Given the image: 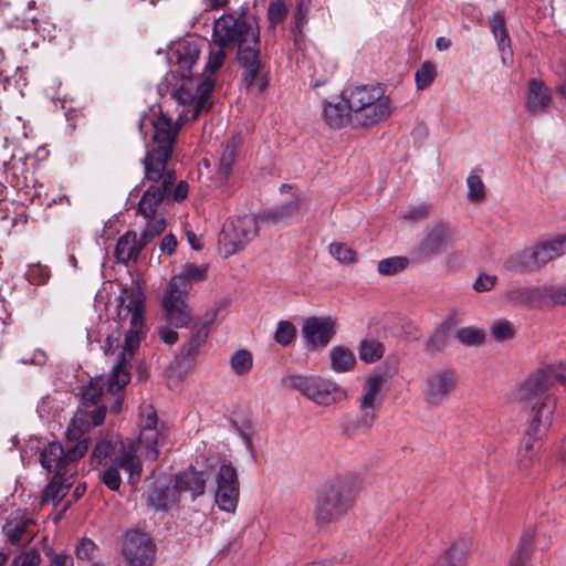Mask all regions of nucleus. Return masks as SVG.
I'll return each instance as SVG.
<instances>
[{"mask_svg": "<svg viewBox=\"0 0 566 566\" xmlns=\"http://www.w3.org/2000/svg\"><path fill=\"white\" fill-rule=\"evenodd\" d=\"M260 31L253 17L241 13L238 18L223 14L214 22L210 53L205 71L207 76H192L191 70L200 54L198 40L179 42L172 53L171 62L175 71L181 78V84L172 92L174 98L184 108L178 122L195 120L199 114L210 106L209 98L214 87L211 75L214 74L226 61V50L248 44H258Z\"/></svg>", "mask_w": 566, "mask_h": 566, "instance_id": "nucleus-1", "label": "nucleus"}, {"mask_svg": "<svg viewBox=\"0 0 566 566\" xmlns=\"http://www.w3.org/2000/svg\"><path fill=\"white\" fill-rule=\"evenodd\" d=\"M153 127V147L147 151L143 164L145 179L151 185L146 189L138 202V213L145 220L143 237L153 240L166 229L163 202L171 193L176 176L167 169L177 143L179 124L172 123L171 117L160 114L156 119H148Z\"/></svg>", "mask_w": 566, "mask_h": 566, "instance_id": "nucleus-2", "label": "nucleus"}, {"mask_svg": "<svg viewBox=\"0 0 566 566\" xmlns=\"http://www.w3.org/2000/svg\"><path fill=\"white\" fill-rule=\"evenodd\" d=\"M169 443V429L160 422L153 406L147 405L140 409V432L138 441L122 444L102 472L101 481L111 490L118 491L122 485L119 469L128 473L127 482L132 486L138 484L143 474L140 457L148 461H156L160 450Z\"/></svg>", "mask_w": 566, "mask_h": 566, "instance_id": "nucleus-3", "label": "nucleus"}, {"mask_svg": "<svg viewBox=\"0 0 566 566\" xmlns=\"http://www.w3.org/2000/svg\"><path fill=\"white\" fill-rule=\"evenodd\" d=\"M105 419V410L101 409L94 415L82 410L75 412L67 428V446L64 448L60 442L48 443L40 453V462L48 472H54V475L74 476L76 472V462L88 450L90 438L86 437L88 430L101 426Z\"/></svg>", "mask_w": 566, "mask_h": 566, "instance_id": "nucleus-4", "label": "nucleus"}, {"mask_svg": "<svg viewBox=\"0 0 566 566\" xmlns=\"http://www.w3.org/2000/svg\"><path fill=\"white\" fill-rule=\"evenodd\" d=\"M359 492L355 476H334L318 490L315 517L319 524H328L344 516L354 505Z\"/></svg>", "mask_w": 566, "mask_h": 566, "instance_id": "nucleus-5", "label": "nucleus"}, {"mask_svg": "<svg viewBox=\"0 0 566 566\" xmlns=\"http://www.w3.org/2000/svg\"><path fill=\"white\" fill-rule=\"evenodd\" d=\"M343 102L353 112V123L358 126L374 125L387 119L391 113V101L381 85H358L342 92Z\"/></svg>", "mask_w": 566, "mask_h": 566, "instance_id": "nucleus-6", "label": "nucleus"}, {"mask_svg": "<svg viewBox=\"0 0 566 566\" xmlns=\"http://www.w3.org/2000/svg\"><path fill=\"white\" fill-rule=\"evenodd\" d=\"M116 302L117 304L114 317V321L117 324L116 329H120L125 322H129V329L125 335L120 359L124 361H130L145 335V296L139 291L125 289L116 298Z\"/></svg>", "mask_w": 566, "mask_h": 566, "instance_id": "nucleus-7", "label": "nucleus"}, {"mask_svg": "<svg viewBox=\"0 0 566 566\" xmlns=\"http://www.w3.org/2000/svg\"><path fill=\"white\" fill-rule=\"evenodd\" d=\"M284 384L319 406L339 403L348 397L338 384L319 376L291 375L284 379Z\"/></svg>", "mask_w": 566, "mask_h": 566, "instance_id": "nucleus-8", "label": "nucleus"}, {"mask_svg": "<svg viewBox=\"0 0 566 566\" xmlns=\"http://www.w3.org/2000/svg\"><path fill=\"white\" fill-rule=\"evenodd\" d=\"M237 62L242 70L241 78L247 90L261 94L269 85L266 62L258 44H248L237 52Z\"/></svg>", "mask_w": 566, "mask_h": 566, "instance_id": "nucleus-9", "label": "nucleus"}, {"mask_svg": "<svg viewBox=\"0 0 566 566\" xmlns=\"http://www.w3.org/2000/svg\"><path fill=\"white\" fill-rule=\"evenodd\" d=\"M188 294L180 279L169 282L164 293L161 306L167 322L176 327H187L192 321V311L187 304Z\"/></svg>", "mask_w": 566, "mask_h": 566, "instance_id": "nucleus-10", "label": "nucleus"}, {"mask_svg": "<svg viewBox=\"0 0 566 566\" xmlns=\"http://www.w3.org/2000/svg\"><path fill=\"white\" fill-rule=\"evenodd\" d=\"M258 231V219L254 216L238 217L226 222L221 239L224 254L229 256L244 249Z\"/></svg>", "mask_w": 566, "mask_h": 566, "instance_id": "nucleus-11", "label": "nucleus"}, {"mask_svg": "<svg viewBox=\"0 0 566 566\" xmlns=\"http://www.w3.org/2000/svg\"><path fill=\"white\" fill-rule=\"evenodd\" d=\"M458 384L455 369H438L428 375L422 384L421 392L424 401L433 407L448 400Z\"/></svg>", "mask_w": 566, "mask_h": 566, "instance_id": "nucleus-12", "label": "nucleus"}, {"mask_svg": "<svg viewBox=\"0 0 566 566\" xmlns=\"http://www.w3.org/2000/svg\"><path fill=\"white\" fill-rule=\"evenodd\" d=\"M216 503L220 510L233 512L239 500V480L237 470L230 462H223L216 474Z\"/></svg>", "mask_w": 566, "mask_h": 566, "instance_id": "nucleus-13", "label": "nucleus"}, {"mask_svg": "<svg viewBox=\"0 0 566 566\" xmlns=\"http://www.w3.org/2000/svg\"><path fill=\"white\" fill-rule=\"evenodd\" d=\"M123 552L130 566H150L155 558V545L151 539L136 531L126 533Z\"/></svg>", "mask_w": 566, "mask_h": 566, "instance_id": "nucleus-14", "label": "nucleus"}, {"mask_svg": "<svg viewBox=\"0 0 566 566\" xmlns=\"http://www.w3.org/2000/svg\"><path fill=\"white\" fill-rule=\"evenodd\" d=\"M130 381L129 361H119L113 367L111 374L107 376L103 386H107V397L112 396L113 401L109 406V411L118 415L123 408L124 388Z\"/></svg>", "mask_w": 566, "mask_h": 566, "instance_id": "nucleus-15", "label": "nucleus"}, {"mask_svg": "<svg viewBox=\"0 0 566 566\" xmlns=\"http://www.w3.org/2000/svg\"><path fill=\"white\" fill-rule=\"evenodd\" d=\"M302 332L310 346L325 347L335 334V322L331 317H310Z\"/></svg>", "mask_w": 566, "mask_h": 566, "instance_id": "nucleus-16", "label": "nucleus"}, {"mask_svg": "<svg viewBox=\"0 0 566 566\" xmlns=\"http://www.w3.org/2000/svg\"><path fill=\"white\" fill-rule=\"evenodd\" d=\"M555 409L556 398L552 395L545 396L534 408V416L526 434L541 440L552 424Z\"/></svg>", "mask_w": 566, "mask_h": 566, "instance_id": "nucleus-17", "label": "nucleus"}, {"mask_svg": "<svg viewBox=\"0 0 566 566\" xmlns=\"http://www.w3.org/2000/svg\"><path fill=\"white\" fill-rule=\"evenodd\" d=\"M459 318L455 313L448 316L441 322L431 336L424 343L426 352L433 354L441 352L449 344L452 336L460 337L458 329Z\"/></svg>", "mask_w": 566, "mask_h": 566, "instance_id": "nucleus-18", "label": "nucleus"}, {"mask_svg": "<svg viewBox=\"0 0 566 566\" xmlns=\"http://www.w3.org/2000/svg\"><path fill=\"white\" fill-rule=\"evenodd\" d=\"M34 521L19 513L12 515L3 525V533L7 539L13 544H20L24 539L30 542L35 534Z\"/></svg>", "mask_w": 566, "mask_h": 566, "instance_id": "nucleus-19", "label": "nucleus"}, {"mask_svg": "<svg viewBox=\"0 0 566 566\" xmlns=\"http://www.w3.org/2000/svg\"><path fill=\"white\" fill-rule=\"evenodd\" d=\"M150 240H146L143 234L140 239H137V234L134 231H127L120 235L115 247V258L118 262L127 264L132 260H137L139 253L144 247Z\"/></svg>", "mask_w": 566, "mask_h": 566, "instance_id": "nucleus-20", "label": "nucleus"}, {"mask_svg": "<svg viewBox=\"0 0 566 566\" xmlns=\"http://www.w3.org/2000/svg\"><path fill=\"white\" fill-rule=\"evenodd\" d=\"M552 102V95L548 87L538 78L528 81L525 108L528 113L535 115L544 112Z\"/></svg>", "mask_w": 566, "mask_h": 566, "instance_id": "nucleus-21", "label": "nucleus"}, {"mask_svg": "<svg viewBox=\"0 0 566 566\" xmlns=\"http://www.w3.org/2000/svg\"><path fill=\"white\" fill-rule=\"evenodd\" d=\"M175 488L179 492L190 493L192 500L201 496L206 490V479L201 471L195 470L192 467L178 473L174 480Z\"/></svg>", "mask_w": 566, "mask_h": 566, "instance_id": "nucleus-22", "label": "nucleus"}, {"mask_svg": "<svg viewBox=\"0 0 566 566\" xmlns=\"http://www.w3.org/2000/svg\"><path fill=\"white\" fill-rule=\"evenodd\" d=\"M538 269L566 253V233L532 245Z\"/></svg>", "mask_w": 566, "mask_h": 566, "instance_id": "nucleus-23", "label": "nucleus"}, {"mask_svg": "<svg viewBox=\"0 0 566 566\" xmlns=\"http://www.w3.org/2000/svg\"><path fill=\"white\" fill-rule=\"evenodd\" d=\"M541 440L534 437H525L516 455V469L522 475H528L538 461Z\"/></svg>", "mask_w": 566, "mask_h": 566, "instance_id": "nucleus-24", "label": "nucleus"}, {"mask_svg": "<svg viewBox=\"0 0 566 566\" xmlns=\"http://www.w3.org/2000/svg\"><path fill=\"white\" fill-rule=\"evenodd\" d=\"M105 381L106 379H101L99 381L96 382L90 381L86 386L82 388V407H80L76 412L85 410L88 411L91 415H94L101 409H104L105 413L107 412V407L105 405L94 408L95 403L99 399L103 398L104 401H107V386H103V382Z\"/></svg>", "mask_w": 566, "mask_h": 566, "instance_id": "nucleus-25", "label": "nucleus"}, {"mask_svg": "<svg viewBox=\"0 0 566 566\" xmlns=\"http://www.w3.org/2000/svg\"><path fill=\"white\" fill-rule=\"evenodd\" d=\"M490 28L501 52L502 63L506 64L511 60L513 52L511 49V39L507 33L505 18L496 12L490 18Z\"/></svg>", "mask_w": 566, "mask_h": 566, "instance_id": "nucleus-26", "label": "nucleus"}, {"mask_svg": "<svg viewBox=\"0 0 566 566\" xmlns=\"http://www.w3.org/2000/svg\"><path fill=\"white\" fill-rule=\"evenodd\" d=\"M360 415L357 419L344 417L342 420L343 432L349 437L369 431L376 420V412L370 407H359Z\"/></svg>", "mask_w": 566, "mask_h": 566, "instance_id": "nucleus-27", "label": "nucleus"}, {"mask_svg": "<svg viewBox=\"0 0 566 566\" xmlns=\"http://www.w3.org/2000/svg\"><path fill=\"white\" fill-rule=\"evenodd\" d=\"M323 118L331 128L338 129L353 122V112L346 102H325Z\"/></svg>", "mask_w": 566, "mask_h": 566, "instance_id": "nucleus-28", "label": "nucleus"}, {"mask_svg": "<svg viewBox=\"0 0 566 566\" xmlns=\"http://www.w3.org/2000/svg\"><path fill=\"white\" fill-rule=\"evenodd\" d=\"M504 269L512 273H531L538 270L533 248H525L509 256L504 264Z\"/></svg>", "mask_w": 566, "mask_h": 566, "instance_id": "nucleus-29", "label": "nucleus"}, {"mask_svg": "<svg viewBox=\"0 0 566 566\" xmlns=\"http://www.w3.org/2000/svg\"><path fill=\"white\" fill-rule=\"evenodd\" d=\"M179 492L175 484L170 488L155 485L147 494V502L155 510H169L179 503Z\"/></svg>", "mask_w": 566, "mask_h": 566, "instance_id": "nucleus-30", "label": "nucleus"}, {"mask_svg": "<svg viewBox=\"0 0 566 566\" xmlns=\"http://www.w3.org/2000/svg\"><path fill=\"white\" fill-rule=\"evenodd\" d=\"M451 239V231L447 224L436 226L421 244V250L427 255H433L447 247Z\"/></svg>", "mask_w": 566, "mask_h": 566, "instance_id": "nucleus-31", "label": "nucleus"}, {"mask_svg": "<svg viewBox=\"0 0 566 566\" xmlns=\"http://www.w3.org/2000/svg\"><path fill=\"white\" fill-rule=\"evenodd\" d=\"M72 483L73 476L54 475L42 493L41 503H59L66 495Z\"/></svg>", "mask_w": 566, "mask_h": 566, "instance_id": "nucleus-32", "label": "nucleus"}, {"mask_svg": "<svg viewBox=\"0 0 566 566\" xmlns=\"http://www.w3.org/2000/svg\"><path fill=\"white\" fill-rule=\"evenodd\" d=\"M209 332L210 331L205 325L193 323L191 325L190 338L188 343L182 346L181 355L187 358L196 357L206 343Z\"/></svg>", "mask_w": 566, "mask_h": 566, "instance_id": "nucleus-33", "label": "nucleus"}, {"mask_svg": "<svg viewBox=\"0 0 566 566\" xmlns=\"http://www.w3.org/2000/svg\"><path fill=\"white\" fill-rule=\"evenodd\" d=\"M208 266L205 264L197 265L195 263H187L182 272L174 275L169 282H174L176 279H180L185 284V293L188 294L192 282H202L207 277Z\"/></svg>", "mask_w": 566, "mask_h": 566, "instance_id": "nucleus-34", "label": "nucleus"}, {"mask_svg": "<svg viewBox=\"0 0 566 566\" xmlns=\"http://www.w3.org/2000/svg\"><path fill=\"white\" fill-rule=\"evenodd\" d=\"M124 444L118 440V438L114 434H106L101 437L93 450V460L102 463L104 460H106L111 454H116L120 448V446Z\"/></svg>", "mask_w": 566, "mask_h": 566, "instance_id": "nucleus-35", "label": "nucleus"}, {"mask_svg": "<svg viewBox=\"0 0 566 566\" xmlns=\"http://www.w3.org/2000/svg\"><path fill=\"white\" fill-rule=\"evenodd\" d=\"M238 147L239 140L233 138L224 145L222 153L220 155L218 164V175L220 179L224 181L229 178L231 174L232 166L237 158Z\"/></svg>", "mask_w": 566, "mask_h": 566, "instance_id": "nucleus-36", "label": "nucleus"}, {"mask_svg": "<svg viewBox=\"0 0 566 566\" xmlns=\"http://www.w3.org/2000/svg\"><path fill=\"white\" fill-rule=\"evenodd\" d=\"M13 11H14V9L8 4L7 6V15L12 14ZM15 11H19L21 14H17L12 18V20L10 21L12 27L21 28L24 30L32 29V28L35 29L38 19L34 14V6H32L30 2H27L21 8L15 9Z\"/></svg>", "mask_w": 566, "mask_h": 566, "instance_id": "nucleus-37", "label": "nucleus"}, {"mask_svg": "<svg viewBox=\"0 0 566 566\" xmlns=\"http://www.w3.org/2000/svg\"><path fill=\"white\" fill-rule=\"evenodd\" d=\"M467 199L475 205L482 203L486 198V187L478 170L467 177Z\"/></svg>", "mask_w": 566, "mask_h": 566, "instance_id": "nucleus-38", "label": "nucleus"}, {"mask_svg": "<svg viewBox=\"0 0 566 566\" xmlns=\"http://www.w3.org/2000/svg\"><path fill=\"white\" fill-rule=\"evenodd\" d=\"M329 358L333 370L337 373L347 371L355 365L354 354L345 347H333L329 352Z\"/></svg>", "mask_w": 566, "mask_h": 566, "instance_id": "nucleus-39", "label": "nucleus"}, {"mask_svg": "<svg viewBox=\"0 0 566 566\" xmlns=\"http://www.w3.org/2000/svg\"><path fill=\"white\" fill-rule=\"evenodd\" d=\"M297 209L296 201H289L280 207L264 212L259 220L263 222L279 223L283 222L294 214Z\"/></svg>", "mask_w": 566, "mask_h": 566, "instance_id": "nucleus-40", "label": "nucleus"}, {"mask_svg": "<svg viewBox=\"0 0 566 566\" xmlns=\"http://www.w3.org/2000/svg\"><path fill=\"white\" fill-rule=\"evenodd\" d=\"M409 264V259L406 256H391L382 259L377 264L379 274L389 276L402 272Z\"/></svg>", "mask_w": 566, "mask_h": 566, "instance_id": "nucleus-41", "label": "nucleus"}, {"mask_svg": "<svg viewBox=\"0 0 566 566\" xmlns=\"http://www.w3.org/2000/svg\"><path fill=\"white\" fill-rule=\"evenodd\" d=\"M437 76V66L430 62H423L415 73V83L417 90L428 88Z\"/></svg>", "mask_w": 566, "mask_h": 566, "instance_id": "nucleus-42", "label": "nucleus"}, {"mask_svg": "<svg viewBox=\"0 0 566 566\" xmlns=\"http://www.w3.org/2000/svg\"><path fill=\"white\" fill-rule=\"evenodd\" d=\"M533 536L530 533L521 537L520 544L510 559L509 566H525L530 559Z\"/></svg>", "mask_w": 566, "mask_h": 566, "instance_id": "nucleus-43", "label": "nucleus"}, {"mask_svg": "<svg viewBox=\"0 0 566 566\" xmlns=\"http://www.w3.org/2000/svg\"><path fill=\"white\" fill-rule=\"evenodd\" d=\"M75 555L78 560L94 562L99 555V547L87 537H83L75 546Z\"/></svg>", "mask_w": 566, "mask_h": 566, "instance_id": "nucleus-44", "label": "nucleus"}, {"mask_svg": "<svg viewBox=\"0 0 566 566\" xmlns=\"http://www.w3.org/2000/svg\"><path fill=\"white\" fill-rule=\"evenodd\" d=\"M384 355V345L376 340H363L359 346V357L366 363L380 359Z\"/></svg>", "mask_w": 566, "mask_h": 566, "instance_id": "nucleus-45", "label": "nucleus"}, {"mask_svg": "<svg viewBox=\"0 0 566 566\" xmlns=\"http://www.w3.org/2000/svg\"><path fill=\"white\" fill-rule=\"evenodd\" d=\"M491 336L497 342L511 339L515 335L513 324L507 319H497L490 327Z\"/></svg>", "mask_w": 566, "mask_h": 566, "instance_id": "nucleus-46", "label": "nucleus"}, {"mask_svg": "<svg viewBox=\"0 0 566 566\" xmlns=\"http://www.w3.org/2000/svg\"><path fill=\"white\" fill-rule=\"evenodd\" d=\"M231 367L238 375H244L252 368V356L245 349L235 352L231 357Z\"/></svg>", "mask_w": 566, "mask_h": 566, "instance_id": "nucleus-47", "label": "nucleus"}, {"mask_svg": "<svg viewBox=\"0 0 566 566\" xmlns=\"http://www.w3.org/2000/svg\"><path fill=\"white\" fill-rule=\"evenodd\" d=\"M296 336V329L294 325L289 321H281L277 324L274 339L277 344L286 346L292 343Z\"/></svg>", "mask_w": 566, "mask_h": 566, "instance_id": "nucleus-48", "label": "nucleus"}, {"mask_svg": "<svg viewBox=\"0 0 566 566\" xmlns=\"http://www.w3.org/2000/svg\"><path fill=\"white\" fill-rule=\"evenodd\" d=\"M485 339V333L483 329L469 326L462 328V344L467 346L481 345Z\"/></svg>", "mask_w": 566, "mask_h": 566, "instance_id": "nucleus-49", "label": "nucleus"}, {"mask_svg": "<svg viewBox=\"0 0 566 566\" xmlns=\"http://www.w3.org/2000/svg\"><path fill=\"white\" fill-rule=\"evenodd\" d=\"M329 253L343 263H353L355 261V252L344 243H332Z\"/></svg>", "mask_w": 566, "mask_h": 566, "instance_id": "nucleus-50", "label": "nucleus"}, {"mask_svg": "<svg viewBox=\"0 0 566 566\" xmlns=\"http://www.w3.org/2000/svg\"><path fill=\"white\" fill-rule=\"evenodd\" d=\"M543 377L546 381L555 380L560 382L566 389V366L549 365L545 368Z\"/></svg>", "mask_w": 566, "mask_h": 566, "instance_id": "nucleus-51", "label": "nucleus"}, {"mask_svg": "<svg viewBox=\"0 0 566 566\" xmlns=\"http://www.w3.org/2000/svg\"><path fill=\"white\" fill-rule=\"evenodd\" d=\"M507 297L513 302L532 304L534 300V291L527 287L512 289L507 292Z\"/></svg>", "mask_w": 566, "mask_h": 566, "instance_id": "nucleus-52", "label": "nucleus"}, {"mask_svg": "<svg viewBox=\"0 0 566 566\" xmlns=\"http://www.w3.org/2000/svg\"><path fill=\"white\" fill-rule=\"evenodd\" d=\"M544 296L553 304H566V285L565 286H547L544 289Z\"/></svg>", "mask_w": 566, "mask_h": 566, "instance_id": "nucleus-53", "label": "nucleus"}, {"mask_svg": "<svg viewBox=\"0 0 566 566\" xmlns=\"http://www.w3.org/2000/svg\"><path fill=\"white\" fill-rule=\"evenodd\" d=\"M496 281L497 277L495 275L480 274L473 284V289L476 292H488L494 287Z\"/></svg>", "mask_w": 566, "mask_h": 566, "instance_id": "nucleus-54", "label": "nucleus"}, {"mask_svg": "<svg viewBox=\"0 0 566 566\" xmlns=\"http://www.w3.org/2000/svg\"><path fill=\"white\" fill-rule=\"evenodd\" d=\"M384 381L385 380L382 376L371 375L366 379L364 389L379 397L384 386Z\"/></svg>", "mask_w": 566, "mask_h": 566, "instance_id": "nucleus-55", "label": "nucleus"}, {"mask_svg": "<svg viewBox=\"0 0 566 566\" xmlns=\"http://www.w3.org/2000/svg\"><path fill=\"white\" fill-rule=\"evenodd\" d=\"M28 280L33 284H42L44 283L48 277L49 273L46 269H42L39 265L30 266L28 273H27Z\"/></svg>", "mask_w": 566, "mask_h": 566, "instance_id": "nucleus-56", "label": "nucleus"}, {"mask_svg": "<svg viewBox=\"0 0 566 566\" xmlns=\"http://www.w3.org/2000/svg\"><path fill=\"white\" fill-rule=\"evenodd\" d=\"M18 560L21 562V566H39L41 557L36 549H30L29 552H25L19 556V558H15L14 564H17Z\"/></svg>", "mask_w": 566, "mask_h": 566, "instance_id": "nucleus-57", "label": "nucleus"}, {"mask_svg": "<svg viewBox=\"0 0 566 566\" xmlns=\"http://www.w3.org/2000/svg\"><path fill=\"white\" fill-rule=\"evenodd\" d=\"M458 552L452 547L437 560L434 566H458Z\"/></svg>", "mask_w": 566, "mask_h": 566, "instance_id": "nucleus-58", "label": "nucleus"}, {"mask_svg": "<svg viewBox=\"0 0 566 566\" xmlns=\"http://www.w3.org/2000/svg\"><path fill=\"white\" fill-rule=\"evenodd\" d=\"M158 335L160 340L167 345H174L178 340V333L168 327H160Z\"/></svg>", "mask_w": 566, "mask_h": 566, "instance_id": "nucleus-59", "label": "nucleus"}, {"mask_svg": "<svg viewBox=\"0 0 566 566\" xmlns=\"http://www.w3.org/2000/svg\"><path fill=\"white\" fill-rule=\"evenodd\" d=\"M177 247V240L174 234H166L160 243V251L167 255H171Z\"/></svg>", "mask_w": 566, "mask_h": 566, "instance_id": "nucleus-60", "label": "nucleus"}, {"mask_svg": "<svg viewBox=\"0 0 566 566\" xmlns=\"http://www.w3.org/2000/svg\"><path fill=\"white\" fill-rule=\"evenodd\" d=\"M219 311H220V307H213V308H210L208 310L203 316L197 321L196 323L198 325H205L209 331H210V326L214 323V321L217 319V316L219 314Z\"/></svg>", "mask_w": 566, "mask_h": 566, "instance_id": "nucleus-61", "label": "nucleus"}, {"mask_svg": "<svg viewBox=\"0 0 566 566\" xmlns=\"http://www.w3.org/2000/svg\"><path fill=\"white\" fill-rule=\"evenodd\" d=\"M378 403L379 397L364 389V394L359 400V407H370L375 409Z\"/></svg>", "mask_w": 566, "mask_h": 566, "instance_id": "nucleus-62", "label": "nucleus"}, {"mask_svg": "<svg viewBox=\"0 0 566 566\" xmlns=\"http://www.w3.org/2000/svg\"><path fill=\"white\" fill-rule=\"evenodd\" d=\"M284 14V2H271L269 15L272 21H279Z\"/></svg>", "mask_w": 566, "mask_h": 566, "instance_id": "nucleus-63", "label": "nucleus"}, {"mask_svg": "<svg viewBox=\"0 0 566 566\" xmlns=\"http://www.w3.org/2000/svg\"><path fill=\"white\" fill-rule=\"evenodd\" d=\"M73 564L74 563H73L72 556L64 554V553H60V554H55L51 558L50 566H73Z\"/></svg>", "mask_w": 566, "mask_h": 566, "instance_id": "nucleus-64", "label": "nucleus"}]
</instances>
